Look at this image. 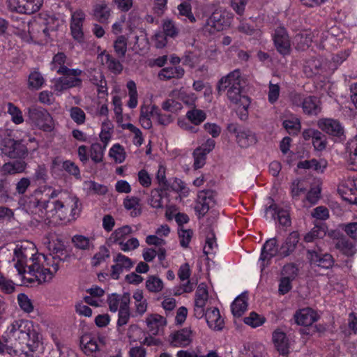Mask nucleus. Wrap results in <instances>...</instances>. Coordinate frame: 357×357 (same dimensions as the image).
Here are the masks:
<instances>
[{"mask_svg":"<svg viewBox=\"0 0 357 357\" xmlns=\"http://www.w3.org/2000/svg\"><path fill=\"white\" fill-rule=\"evenodd\" d=\"M148 331L153 335H157L163 331L167 321L165 317L158 314H149L145 319Z\"/></svg>","mask_w":357,"mask_h":357,"instance_id":"393cba45","label":"nucleus"},{"mask_svg":"<svg viewBox=\"0 0 357 357\" xmlns=\"http://www.w3.org/2000/svg\"><path fill=\"white\" fill-rule=\"evenodd\" d=\"M112 124L108 119L102 123V128L99 134L100 141L103 143V146L106 148L109 143L112 133L110 131L112 129Z\"/></svg>","mask_w":357,"mask_h":357,"instance_id":"5fc2aeb1","label":"nucleus"},{"mask_svg":"<svg viewBox=\"0 0 357 357\" xmlns=\"http://www.w3.org/2000/svg\"><path fill=\"white\" fill-rule=\"evenodd\" d=\"M280 257V248L276 238H271L266 241L261 250L259 264L263 271L270 263L272 258Z\"/></svg>","mask_w":357,"mask_h":357,"instance_id":"f8f14e48","label":"nucleus"},{"mask_svg":"<svg viewBox=\"0 0 357 357\" xmlns=\"http://www.w3.org/2000/svg\"><path fill=\"white\" fill-rule=\"evenodd\" d=\"M176 357H220V356L213 350L209 351L205 355H198L195 351L180 350L177 352Z\"/></svg>","mask_w":357,"mask_h":357,"instance_id":"774afa93","label":"nucleus"},{"mask_svg":"<svg viewBox=\"0 0 357 357\" xmlns=\"http://www.w3.org/2000/svg\"><path fill=\"white\" fill-rule=\"evenodd\" d=\"M113 261L110 277L114 280H118L122 273L130 271L134 265L131 259L121 253H118Z\"/></svg>","mask_w":357,"mask_h":357,"instance_id":"f3484780","label":"nucleus"},{"mask_svg":"<svg viewBox=\"0 0 357 357\" xmlns=\"http://www.w3.org/2000/svg\"><path fill=\"white\" fill-rule=\"evenodd\" d=\"M85 13L80 9L71 10L70 29L73 38L79 43L84 42L83 24L85 20Z\"/></svg>","mask_w":357,"mask_h":357,"instance_id":"9b49d317","label":"nucleus"},{"mask_svg":"<svg viewBox=\"0 0 357 357\" xmlns=\"http://www.w3.org/2000/svg\"><path fill=\"white\" fill-rule=\"evenodd\" d=\"M298 241L299 234L296 231L290 233L279 246L280 257L284 258L291 255L295 251Z\"/></svg>","mask_w":357,"mask_h":357,"instance_id":"bb28decb","label":"nucleus"},{"mask_svg":"<svg viewBox=\"0 0 357 357\" xmlns=\"http://www.w3.org/2000/svg\"><path fill=\"white\" fill-rule=\"evenodd\" d=\"M109 156L114 160L116 163H122L126 158V153L124 147L119 143L112 145L109 151Z\"/></svg>","mask_w":357,"mask_h":357,"instance_id":"de8ad7c7","label":"nucleus"},{"mask_svg":"<svg viewBox=\"0 0 357 357\" xmlns=\"http://www.w3.org/2000/svg\"><path fill=\"white\" fill-rule=\"evenodd\" d=\"M243 86L239 84L235 86H230L225 89L226 95L228 100L233 104L238 106V109H244L248 110L250 100L248 96H245L242 93Z\"/></svg>","mask_w":357,"mask_h":357,"instance_id":"dca6fc26","label":"nucleus"},{"mask_svg":"<svg viewBox=\"0 0 357 357\" xmlns=\"http://www.w3.org/2000/svg\"><path fill=\"white\" fill-rule=\"evenodd\" d=\"M43 245L48 249V250L54 254L59 255H63L65 251V245L63 241L58 237L54 233L47 234L43 239ZM56 257H59L57 256Z\"/></svg>","mask_w":357,"mask_h":357,"instance_id":"412c9836","label":"nucleus"},{"mask_svg":"<svg viewBox=\"0 0 357 357\" xmlns=\"http://www.w3.org/2000/svg\"><path fill=\"white\" fill-rule=\"evenodd\" d=\"M130 318V312L129 305L124 307H121L119 310V317L116 323L117 329L120 331V328L126 325Z\"/></svg>","mask_w":357,"mask_h":357,"instance_id":"0e129e2a","label":"nucleus"},{"mask_svg":"<svg viewBox=\"0 0 357 357\" xmlns=\"http://www.w3.org/2000/svg\"><path fill=\"white\" fill-rule=\"evenodd\" d=\"M243 77L239 69H235L225 76H223L218 83V91L219 93L225 91V89L230 86H235L242 84Z\"/></svg>","mask_w":357,"mask_h":357,"instance_id":"4be33fe9","label":"nucleus"},{"mask_svg":"<svg viewBox=\"0 0 357 357\" xmlns=\"http://www.w3.org/2000/svg\"><path fill=\"white\" fill-rule=\"evenodd\" d=\"M164 284L162 280L155 275H149L146 281V287L150 292L158 293L162 291Z\"/></svg>","mask_w":357,"mask_h":357,"instance_id":"864d4df0","label":"nucleus"},{"mask_svg":"<svg viewBox=\"0 0 357 357\" xmlns=\"http://www.w3.org/2000/svg\"><path fill=\"white\" fill-rule=\"evenodd\" d=\"M98 59L103 65H106L108 69L114 74H119L123 70V66L117 59L109 54L102 52L98 55Z\"/></svg>","mask_w":357,"mask_h":357,"instance_id":"c9c22d12","label":"nucleus"},{"mask_svg":"<svg viewBox=\"0 0 357 357\" xmlns=\"http://www.w3.org/2000/svg\"><path fill=\"white\" fill-rule=\"evenodd\" d=\"M51 193L43 199L42 189L35 190L29 196H24L19 204L29 213L38 218V221L59 223L76 220L81 212L79 198L67 190L48 187Z\"/></svg>","mask_w":357,"mask_h":357,"instance_id":"f257e3e1","label":"nucleus"},{"mask_svg":"<svg viewBox=\"0 0 357 357\" xmlns=\"http://www.w3.org/2000/svg\"><path fill=\"white\" fill-rule=\"evenodd\" d=\"M0 152L10 158H22L27 155L28 149L22 141L6 138L0 142Z\"/></svg>","mask_w":357,"mask_h":357,"instance_id":"0eeeda50","label":"nucleus"},{"mask_svg":"<svg viewBox=\"0 0 357 357\" xmlns=\"http://www.w3.org/2000/svg\"><path fill=\"white\" fill-rule=\"evenodd\" d=\"M208 299V287L202 282L198 285L195 296L194 315L196 318L201 319L204 317L205 307Z\"/></svg>","mask_w":357,"mask_h":357,"instance_id":"2eb2a0df","label":"nucleus"},{"mask_svg":"<svg viewBox=\"0 0 357 357\" xmlns=\"http://www.w3.org/2000/svg\"><path fill=\"white\" fill-rule=\"evenodd\" d=\"M10 10L20 14L31 15L38 12L43 0H7Z\"/></svg>","mask_w":357,"mask_h":357,"instance_id":"1a4fd4ad","label":"nucleus"},{"mask_svg":"<svg viewBox=\"0 0 357 357\" xmlns=\"http://www.w3.org/2000/svg\"><path fill=\"white\" fill-rule=\"evenodd\" d=\"M163 33L168 37L175 38L178 34V29L175 22L170 19H165L162 22Z\"/></svg>","mask_w":357,"mask_h":357,"instance_id":"052dcab7","label":"nucleus"},{"mask_svg":"<svg viewBox=\"0 0 357 357\" xmlns=\"http://www.w3.org/2000/svg\"><path fill=\"white\" fill-rule=\"evenodd\" d=\"M98 337L90 333L84 334L80 339V345L83 352L90 356L98 350Z\"/></svg>","mask_w":357,"mask_h":357,"instance_id":"c756f323","label":"nucleus"},{"mask_svg":"<svg viewBox=\"0 0 357 357\" xmlns=\"http://www.w3.org/2000/svg\"><path fill=\"white\" fill-rule=\"evenodd\" d=\"M2 339L13 345L18 352L26 349L31 352L36 351L41 344L40 335L33 322L25 319L13 320L8 324Z\"/></svg>","mask_w":357,"mask_h":357,"instance_id":"f03ea898","label":"nucleus"},{"mask_svg":"<svg viewBox=\"0 0 357 357\" xmlns=\"http://www.w3.org/2000/svg\"><path fill=\"white\" fill-rule=\"evenodd\" d=\"M71 241L74 247L78 250H89L93 248V239L82 234L74 235Z\"/></svg>","mask_w":357,"mask_h":357,"instance_id":"79ce46f5","label":"nucleus"},{"mask_svg":"<svg viewBox=\"0 0 357 357\" xmlns=\"http://www.w3.org/2000/svg\"><path fill=\"white\" fill-rule=\"evenodd\" d=\"M169 97L176 98L190 107H194L197 99V96L194 93L187 91L183 87L172 91Z\"/></svg>","mask_w":357,"mask_h":357,"instance_id":"2f4dec72","label":"nucleus"},{"mask_svg":"<svg viewBox=\"0 0 357 357\" xmlns=\"http://www.w3.org/2000/svg\"><path fill=\"white\" fill-rule=\"evenodd\" d=\"M111 10L108 5L102 1L94 6L93 14L96 18L100 22H105L110 16Z\"/></svg>","mask_w":357,"mask_h":357,"instance_id":"a18cd8bd","label":"nucleus"},{"mask_svg":"<svg viewBox=\"0 0 357 357\" xmlns=\"http://www.w3.org/2000/svg\"><path fill=\"white\" fill-rule=\"evenodd\" d=\"M185 70L181 66H169L160 70L158 77L161 80L180 79L184 75Z\"/></svg>","mask_w":357,"mask_h":357,"instance_id":"72a5a7b5","label":"nucleus"},{"mask_svg":"<svg viewBox=\"0 0 357 357\" xmlns=\"http://www.w3.org/2000/svg\"><path fill=\"white\" fill-rule=\"evenodd\" d=\"M83 188L88 194L103 195L108 191L107 186L98 183L93 181H85L83 183Z\"/></svg>","mask_w":357,"mask_h":357,"instance_id":"49530a36","label":"nucleus"},{"mask_svg":"<svg viewBox=\"0 0 357 357\" xmlns=\"http://www.w3.org/2000/svg\"><path fill=\"white\" fill-rule=\"evenodd\" d=\"M107 302L110 311L116 312L121 307H124L130 304V296L128 294L123 295L113 294L109 296Z\"/></svg>","mask_w":357,"mask_h":357,"instance_id":"473e14b6","label":"nucleus"},{"mask_svg":"<svg viewBox=\"0 0 357 357\" xmlns=\"http://www.w3.org/2000/svg\"><path fill=\"white\" fill-rule=\"evenodd\" d=\"M338 248L344 255L347 256H351L356 252V249L354 244L345 239L340 240L337 245Z\"/></svg>","mask_w":357,"mask_h":357,"instance_id":"69168bd1","label":"nucleus"},{"mask_svg":"<svg viewBox=\"0 0 357 357\" xmlns=\"http://www.w3.org/2000/svg\"><path fill=\"white\" fill-rule=\"evenodd\" d=\"M123 205L132 217L139 216L142 213L140 199L137 197H126L123 199Z\"/></svg>","mask_w":357,"mask_h":357,"instance_id":"f704fd0d","label":"nucleus"},{"mask_svg":"<svg viewBox=\"0 0 357 357\" xmlns=\"http://www.w3.org/2000/svg\"><path fill=\"white\" fill-rule=\"evenodd\" d=\"M273 342L278 351L286 355L289 351V342L286 334L280 330H275L273 333Z\"/></svg>","mask_w":357,"mask_h":357,"instance_id":"7c9ffc66","label":"nucleus"},{"mask_svg":"<svg viewBox=\"0 0 357 357\" xmlns=\"http://www.w3.org/2000/svg\"><path fill=\"white\" fill-rule=\"evenodd\" d=\"M213 200L211 191L199 192L195 209L200 216H204L212 206Z\"/></svg>","mask_w":357,"mask_h":357,"instance_id":"a878e982","label":"nucleus"},{"mask_svg":"<svg viewBox=\"0 0 357 357\" xmlns=\"http://www.w3.org/2000/svg\"><path fill=\"white\" fill-rule=\"evenodd\" d=\"M292 101L296 105L300 102L303 112L308 115H317L321 111L320 102L316 97L308 96L302 99L300 95H295Z\"/></svg>","mask_w":357,"mask_h":357,"instance_id":"a211bd4d","label":"nucleus"},{"mask_svg":"<svg viewBox=\"0 0 357 357\" xmlns=\"http://www.w3.org/2000/svg\"><path fill=\"white\" fill-rule=\"evenodd\" d=\"M206 322L209 328L215 331H220L224 327V319L221 317L217 307H212L205 310L204 314Z\"/></svg>","mask_w":357,"mask_h":357,"instance_id":"c85d7f7f","label":"nucleus"},{"mask_svg":"<svg viewBox=\"0 0 357 357\" xmlns=\"http://www.w3.org/2000/svg\"><path fill=\"white\" fill-rule=\"evenodd\" d=\"M126 87L128 90L129 97L127 105L131 109L135 108L138 104V93L136 84L134 81L130 80L127 82Z\"/></svg>","mask_w":357,"mask_h":357,"instance_id":"09e8293b","label":"nucleus"},{"mask_svg":"<svg viewBox=\"0 0 357 357\" xmlns=\"http://www.w3.org/2000/svg\"><path fill=\"white\" fill-rule=\"evenodd\" d=\"M312 37L307 31L296 34L294 38L293 44L298 50L307 49L312 43Z\"/></svg>","mask_w":357,"mask_h":357,"instance_id":"c03bdc74","label":"nucleus"},{"mask_svg":"<svg viewBox=\"0 0 357 357\" xmlns=\"http://www.w3.org/2000/svg\"><path fill=\"white\" fill-rule=\"evenodd\" d=\"M229 132L236 135V140L242 148H247L256 144L257 139L256 135L249 129L238 128L235 123H230L227 126Z\"/></svg>","mask_w":357,"mask_h":357,"instance_id":"ddd939ff","label":"nucleus"},{"mask_svg":"<svg viewBox=\"0 0 357 357\" xmlns=\"http://www.w3.org/2000/svg\"><path fill=\"white\" fill-rule=\"evenodd\" d=\"M155 109V106H142L140 109L139 123L144 128L149 129L151 128L152 122L151 117L153 116Z\"/></svg>","mask_w":357,"mask_h":357,"instance_id":"37998d69","label":"nucleus"},{"mask_svg":"<svg viewBox=\"0 0 357 357\" xmlns=\"http://www.w3.org/2000/svg\"><path fill=\"white\" fill-rule=\"evenodd\" d=\"M27 121L31 126L47 132L54 131L56 126L51 114L41 107H29L27 109Z\"/></svg>","mask_w":357,"mask_h":357,"instance_id":"423d86ee","label":"nucleus"},{"mask_svg":"<svg viewBox=\"0 0 357 357\" xmlns=\"http://www.w3.org/2000/svg\"><path fill=\"white\" fill-rule=\"evenodd\" d=\"M343 199L350 204H357V187L353 179L344 181L337 188Z\"/></svg>","mask_w":357,"mask_h":357,"instance_id":"6ab92c4d","label":"nucleus"},{"mask_svg":"<svg viewBox=\"0 0 357 357\" xmlns=\"http://www.w3.org/2000/svg\"><path fill=\"white\" fill-rule=\"evenodd\" d=\"M32 264L28 266V273L30 277L24 276L27 282H48L52 280L59 268L61 259L52 254H31Z\"/></svg>","mask_w":357,"mask_h":357,"instance_id":"39448f33","label":"nucleus"},{"mask_svg":"<svg viewBox=\"0 0 357 357\" xmlns=\"http://www.w3.org/2000/svg\"><path fill=\"white\" fill-rule=\"evenodd\" d=\"M349 165L351 169L357 172V136L349 143Z\"/></svg>","mask_w":357,"mask_h":357,"instance_id":"4d7b16f0","label":"nucleus"},{"mask_svg":"<svg viewBox=\"0 0 357 357\" xmlns=\"http://www.w3.org/2000/svg\"><path fill=\"white\" fill-rule=\"evenodd\" d=\"M26 167V163L24 161L16 160L3 164L1 167V171L3 174L13 175L24 172Z\"/></svg>","mask_w":357,"mask_h":357,"instance_id":"58836bf2","label":"nucleus"},{"mask_svg":"<svg viewBox=\"0 0 357 357\" xmlns=\"http://www.w3.org/2000/svg\"><path fill=\"white\" fill-rule=\"evenodd\" d=\"M248 308V296L245 294H241L237 296L231 305V312L234 317H240Z\"/></svg>","mask_w":357,"mask_h":357,"instance_id":"e433bc0d","label":"nucleus"},{"mask_svg":"<svg viewBox=\"0 0 357 357\" xmlns=\"http://www.w3.org/2000/svg\"><path fill=\"white\" fill-rule=\"evenodd\" d=\"M317 125L321 130L330 135L341 137L344 135V128L337 120L323 119L319 120Z\"/></svg>","mask_w":357,"mask_h":357,"instance_id":"5701e85b","label":"nucleus"},{"mask_svg":"<svg viewBox=\"0 0 357 357\" xmlns=\"http://www.w3.org/2000/svg\"><path fill=\"white\" fill-rule=\"evenodd\" d=\"M177 9L178 11V17H185L183 20H188L191 23H194L196 22V19L192 13V7L190 3L188 1H184L177 6Z\"/></svg>","mask_w":357,"mask_h":357,"instance_id":"603ef678","label":"nucleus"},{"mask_svg":"<svg viewBox=\"0 0 357 357\" xmlns=\"http://www.w3.org/2000/svg\"><path fill=\"white\" fill-rule=\"evenodd\" d=\"M4 107L7 109V113L10 116L11 121L15 125L22 124L24 121L22 110L11 102H4Z\"/></svg>","mask_w":357,"mask_h":357,"instance_id":"ea45409f","label":"nucleus"},{"mask_svg":"<svg viewBox=\"0 0 357 357\" xmlns=\"http://www.w3.org/2000/svg\"><path fill=\"white\" fill-rule=\"evenodd\" d=\"M282 124L290 134H296L301 129L300 120L296 116L284 120Z\"/></svg>","mask_w":357,"mask_h":357,"instance_id":"680f3d73","label":"nucleus"},{"mask_svg":"<svg viewBox=\"0 0 357 357\" xmlns=\"http://www.w3.org/2000/svg\"><path fill=\"white\" fill-rule=\"evenodd\" d=\"M192 331L190 328H184L175 331L169 335V342L173 347H185L192 342Z\"/></svg>","mask_w":357,"mask_h":357,"instance_id":"aec40b11","label":"nucleus"},{"mask_svg":"<svg viewBox=\"0 0 357 357\" xmlns=\"http://www.w3.org/2000/svg\"><path fill=\"white\" fill-rule=\"evenodd\" d=\"M66 64L70 65L63 52L56 54L50 63L51 70L62 75L54 79L52 88L54 91L61 93L71 88L79 87L82 84L80 76L83 71L79 68H69Z\"/></svg>","mask_w":357,"mask_h":357,"instance_id":"20e7f679","label":"nucleus"},{"mask_svg":"<svg viewBox=\"0 0 357 357\" xmlns=\"http://www.w3.org/2000/svg\"><path fill=\"white\" fill-rule=\"evenodd\" d=\"M326 234L324 225H315L308 233L304 236V241L310 243L318 238H322Z\"/></svg>","mask_w":357,"mask_h":357,"instance_id":"8fccbe9b","label":"nucleus"},{"mask_svg":"<svg viewBox=\"0 0 357 357\" xmlns=\"http://www.w3.org/2000/svg\"><path fill=\"white\" fill-rule=\"evenodd\" d=\"M135 312L136 314L142 316L147 310V301L144 298L143 292L141 290H137L133 293Z\"/></svg>","mask_w":357,"mask_h":357,"instance_id":"a19ab883","label":"nucleus"},{"mask_svg":"<svg viewBox=\"0 0 357 357\" xmlns=\"http://www.w3.org/2000/svg\"><path fill=\"white\" fill-rule=\"evenodd\" d=\"M59 26L60 21L56 17L40 15L25 24L17 35L26 43L45 45L56 36Z\"/></svg>","mask_w":357,"mask_h":357,"instance_id":"7ed1b4c3","label":"nucleus"},{"mask_svg":"<svg viewBox=\"0 0 357 357\" xmlns=\"http://www.w3.org/2000/svg\"><path fill=\"white\" fill-rule=\"evenodd\" d=\"M109 257V251L105 246L100 248L98 252H96L92 258L91 263L93 266H96L105 261Z\"/></svg>","mask_w":357,"mask_h":357,"instance_id":"338daca9","label":"nucleus"},{"mask_svg":"<svg viewBox=\"0 0 357 357\" xmlns=\"http://www.w3.org/2000/svg\"><path fill=\"white\" fill-rule=\"evenodd\" d=\"M268 204L269 206H266L264 211V218L266 220H273L278 219L280 225L283 227L291 225L289 211L287 207H282L277 205L271 198H269Z\"/></svg>","mask_w":357,"mask_h":357,"instance_id":"6e6552de","label":"nucleus"},{"mask_svg":"<svg viewBox=\"0 0 357 357\" xmlns=\"http://www.w3.org/2000/svg\"><path fill=\"white\" fill-rule=\"evenodd\" d=\"M294 319L298 325L308 326L317 321L319 316L312 308L305 307L296 311Z\"/></svg>","mask_w":357,"mask_h":357,"instance_id":"b1692460","label":"nucleus"},{"mask_svg":"<svg viewBox=\"0 0 357 357\" xmlns=\"http://www.w3.org/2000/svg\"><path fill=\"white\" fill-rule=\"evenodd\" d=\"M132 229L129 225H124L116 229L110 235L109 240L115 244L120 245V243L124 242L127 237L131 234Z\"/></svg>","mask_w":357,"mask_h":357,"instance_id":"4c0bfd02","label":"nucleus"},{"mask_svg":"<svg viewBox=\"0 0 357 357\" xmlns=\"http://www.w3.org/2000/svg\"><path fill=\"white\" fill-rule=\"evenodd\" d=\"M273 40L276 50L282 56L291 53V41L286 29L283 26L276 28L273 33Z\"/></svg>","mask_w":357,"mask_h":357,"instance_id":"4468645a","label":"nucleus"},{"mask_svg":"<svg viewBox=\"0 0 357 357\" xmlns=\"http://www.w3.org/2000/svg\"><path fill=\"white\" fill-rule=\"evenodd\" d=\"M307 259L311 264L323 268H329L333 264V257L331 255H323L314 250H307Z\"/></svg>","mask_w":357,"mask_h":357,"instance_id":"cd10ccee","label":"nucleus"},{"mask_svg":"<svg viewBox=\"0 0 357 357\" xmlns=\"http://www.w3.org/2000/svg\"><path fill=\"white\" fill-rule=\"evenodd\" d=\"M105 149L106 148H105L99 143L92 144L89 150V155L91 159L95 163H99L102 162Z\"/></svg>","mask_w":357,"mask_h":357,"instance_id":"6e6d98bb","label":"nucleus"},{"mask_svg":"<svg viewBox=\"0 0 357 357\" xmlns=\"http://www.w3.org/2000/svg\"><path fill=\"white\" fill-rule=\"evenodd\" d=\"M70 118L77 125H82L86 120V114L84 112L78 107H72L69 110Z\"/></svg>","mask_w":357,"mask_h":357,"instance_id":"e2e57ef3","label":"nucleus"},{"mask_svg":"<svg viewBox=\"0 0 357 357\" xmlns=\"http://www.w3.org/2000/svg\"><path fill=\"white\" fill-rule=\"evenodd\" d=\"M45 84V78L38 70L31 72L28 77L29 88L38 90Z\"/></svg>","mask_w":357,"mask_h":357,"instance_id":"3c124183","label":"nucleus"},{"mask_svg":"<svg viewBox=\"0 0 357 357\" xmlns=\"http://www.w3.org/2000/svg\"><path fill=\"white\" fill-rule=\"evenodd\" d=\"M150 206L155 208H162L163 207V192L160 189H153L151 192L150 199L149 200Z\"/></svg>","mask_w":357,"mask_h":357,"instance_id":"bf43d9fd","label":"nucleus"},{"mask_svg":"<svg viewBox=\"0 0 357 357\" xmlns=\"http://www.w3.org/2000/svg\"><path fill=\"white\" fill-rule=\"evenodd\" d=\"M227 13L221 9H215L211 16L207 19L204 29L209 33H215L223 30L229 26V22Z\"/></svg>","mask_w":357,"mask_h":357,"instance_id":"9d476101","label":"nucleus"},{"mask_svg":"<svg viewBox=\"0 0 357 357\" xmlns=\"http://www.w3.org/2000/svg\"><path fill=\"white\" fill-rule=\"evenodd\" d=\"M186 117L192 123L199 125L206 119V114L203 110L193 108L186 113Z\"/></svg>","mask_w":357,"mask_h":357,"instance_id":"13d9d810","label":"nucleus"}]
</instances>
